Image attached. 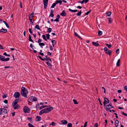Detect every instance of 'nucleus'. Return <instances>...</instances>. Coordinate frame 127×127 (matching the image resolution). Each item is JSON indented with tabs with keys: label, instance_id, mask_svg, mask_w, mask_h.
Returning <instances> with one entry per match:
<instances>
[{
	"label": "nucleus",
	"instance_id": "obj_1",
	"mask_svg": "<svg viewBox=\"0 0 127 127\" xmlns=\"http://www.w3.org/2000/svg\"><path fill=\"white\" fill-rule=\"evenodd\" d=\"M53 109V108L52 107L50 106L49 108H45L41 110L39 112V115H41L44 113H49L50 111H51Z\"/></svg>",
	"mask_w": 127,
	"mask_h": 127
},
{
	"label": "nucleus",
	"instance_id": "obj_2",
	"mask_svg": "<svg viewBox=\"0 0 127 127\" xmlns=\"http://www.w3.org/2000/svg\"><path fill=\"white\" fill-rule=\"evenodd\" d=\"M21 91V95L22 96L26 98L27 97V94L28 93V91L25 88L22 87Z\"/></svg>",
	"mask_w": 127,
	"mask_h": 127
},
{
	"label": "nucleus",
	"instance_id": "obj_3",
	"mask_svg": "<svg viewBox=\"0 0 127 127\" xmlns=\"http://www.w3.org/2000/svg\"><path fill=\"white\" fill-rule=\"evenodd\" d=\"M5 56L0 55V60L2 61H7L10 60L9 58H7L5 59Z\"/></svg>",
	"mask_w": 127,
	"mask_h": 127
},
{
	"label": "nucleus",
	"instance_id": "obj_4",
	"mask_svg": "<svg viewBox=\"0 0 127 127\" xmlns=\"http://www.w3.org/2000/svg\"><path fill=\"white\" fill-rule=\"evenodd\" d=\"M23 111L25 113H29L30 112L29 108L27 106H24L23 109Z\"/></svg>",
	"mask_w": 127,
	"mask_h": 127
},
{
	"label": "nucleus",
	"instance_id": "obj_5",
	"mask_svg": "<svg viewBox=\"0 0 127 127\" xmlns=\"http://www.w3.org/2000/svg\"><path fill=\"white\" fill-rule=\"evenodd\" d=\"M104 50L106 54L109 55L110 56V55L111 53L112 52L111 51L108 50L106 47H105L104 48Z\"/></svg>",
	"mask_w": 127,
	"mask_h": 127
},
{
	"label": "nucleus",
	"instance_id": "obj_6",
	"mask_svg": "<svg viewBox=\"0 0 127 127\" xmlns=\"http://www.w3.org/2000/svg\"><path fill=\"white\" fill-rule=\"evenodd\" d=\"M48 0H43L44 8L45 9L47 8V7L48 4Z\"/></svg>",
	"mask_w": 127,
	"mask_h": 127
},
{
	"label": "nucleus",
	"instance_id": "obj_7",
	"mask_svg": "<svg viewBox=\"0 0 127 127\" xmlns=\"http://www.w3.org/2000/svg\"><path fill=\"white\" fill-rule=\"evenodd\" d=\"M0 111L2 113L4 114H7V112L6 109L4 108L2 109L0 108Z\"/></svg>",
	"mask_w": 127,
	"mask_h": 127
},
{
	"label": "nucleus",
	"instance_id": "obj_8",
	"mask_svg": "<svg viewBox=\"0 0 127 127\" xmlns=\"http://www.w3.org/2000/svg\"><path fill=\"white\" fill-rule=\"evenodd\" d=\"M104 101L103 102V104L104 105H105L106 104H107L109 103V100L107 98L104 97Z\"/></svg>",
	"mask_w": 127,
	"mask_h": 127
},
{
	"label": "nucleus",
	"instance_id": "obj_9",
	"mask_svg": "<svg viewBox=\"0 0 127 127\" xmlns=\"http://www.w3.org/2000/svg\"><path fill=\"white\" fill-rule=\"evenodd\" d=\"M20 95L19 93L18 92H16L14 93L13 96L15 98H18L19 97Z\"/></svg>",
	"mask_w": 127,
	"mask_h": 127
},
{
	"label": "nucleus",
	"instance_id": "obj_10",
	"mask_svg": "<svg viewBox=\"0 0 127 127\" xmlns=\"http://www.w3.org/2000/svg\"><path fill=\"white\" fill-rule=\"evenodd\" d=\"M106 106V110L107 111H109L110 108H113V107L110 104L107 105Z\"/></svg>",
	"mask_w": 127,
	"mask_h": 127
},
{
	"label": "nucleus",
	"instance_id": "obj_11",
	"mask_svg": "<svg viewBox=\"0 0 127 127\" xmlns=\"http://www.w3.org/2000/svg\"><path fill=\"white\" fill-rule=\"evenodd\" d=\"M19 100L18 99H16L14 100L12 103V105L13 106H14L15 105H16L17 103L19 102Z\"/></svg>",
	"mask_w": 127,
	"mask_h": 127
},
{
	"label": "nucleus",
	"instance_id": "obj_12",
	"mask_svg": "<svg viewBox=\"0 0 127 127\" xmlns=\"http://www.w3.org/2000/svg\"><path fill=\"white\" fill-rule=\"evenodd\" d=\"M34 13L33 12H32L29 16V19L30 20V22L32 21V17L33 16Z\"/></svg>",
	"mask_w": 127,
	"mask_h": 127
},
{
	"label": "nucleus",
	"instance_id": "obj_13",
	"mask_svg": "<svg viewBox=\"0 0 127 127\" xmlns=\"http://www.w3.org/2000/svg\"><path fill=\"white\" fill-rule=\"evenodd\" d=\"M61 122L62 123V124L63 125H66L67 123V121L65 120L61 121Z\"/></svg>",
	"mask_w": 127,
	"mask_h": 127
},
{
	"label": "nucleus",
	"instance_id": "obj_14",
	"mask_svg": "<svg viewBox=\"0 0 127 127\" xmlns=\"http://www.w3.org/2000/svg\"><path fill=\"white\" fill-rule=\"evenodd\" d=\"M28 101L29 103H31V102L33 101L32 96H31L29 98Z\"/></svg>",
	"mask_w": 127,
	"mask_h": 127
},
{
	"label": "nucleus",
	"instance_id": "obj_15",
	"mask_svg": "<svg viewBox=\"0 0 127 127\" xmlns=\"http://www.w3.org/2000/svg\"><path fill=\"white\" fill-rule=\"evenodd\" d=\"M60 15L62 16H65L66 15V13L65 12L64 10H63L62 12L60 14Z\"/></svg>",
	"mask_w": 127,
	"mask_h": 127
},
{
	"label": "nucleus",
	"instance_id": "obj_16",
	"mask_svg": "<svg viewBox=\"0 0 127 127\" xmlns=\"http://www.w3.org/2000/svg\"><path fill=\"white\" fill-rule=\"evenodd\" d=\"M36 121L37 122L40 121L41 119V118L39 116H36Z\"/></svg>",
	"mask_w": 127,
	"mask_h": 127
},
{
	"label": "nucleus",
	"instance_id": "obj_17",
	"mask_svg": "<svg viewBox=\"0 0 127 127\" xmlns=\"http://www.w3.org/2000/svg\"><path fill=\"white\" fill-rule=\"evenodd\" d=\"M0 32L3 33H6L7 32V30L6 29H2L0 30Z\"/></svg>",
	"mask_w": 127,
	"mask_h": 127
},
{
	"label": "nucleus",
	"instance_id": "obj_18",
	"mask_svg": "<svg viewBox=\"0 0 127 127\" xmlns=\"http://www.w3.org/2000/svg\"><path fill=\"white\" fill-rule=\"evenodd\" d=\"M92 43L94 46H98L99 45L96 42H93Z\"/></svg>",
	"mask_w": 127,
	"mask_h": 127
},
{
	"label": "nucleus",
	"instance_id": "obj_19",
	"mask_svg": "<svg viewBox=\"0 0 127 127\" xmlns=\"http://www.w3.org/2000/svg\"><path fill=\"white\" fill-rule=\"evenodd\" d=\"M51 42L52 43L53 46L54 47L55 46V45L56 43V41L55 40H52L51 41Z\"/></svg>",
	"mask_w": 127,
	"mask_h": 127
},
{
	"label": "nucleus",
	"instance_id": "obj_20",
	"mask_svg": "<svg viewBox=\"0 0 127 127\" xmlns=\"http://www.w3.org/2000/svg\"><path fill=\"white\" fill-rule=\"evenodd\" d=\"M120 59H118L116 63V65L117 66L119 67L120 66Z\"/></svg>",
	"mask_w": 127,
	"mask_h": 127
},
{
	"label": "nucleus",
	"instance_id": "obj_21",
	"mask_svg": "<svg viewBox=\"0 0 127 127\" xmlns=\"http://www.w3.org/2000/svg\"><path fill=\"white\" fill-rule=\"evenodd\" d=\"M119 123V121L118 120H116L115 122V125L116 127H117L118 126V123Z\"/></svg>",
	"mask_w": 127,
	"mask_h": 127
},
{
	"label": "nucleus",
	"instance_id": "obj_22",
	"mask_svg": "<svg viewBox=\"0 0 127 127\" xmlns=\"http://www.w3.org/2000/svg\"><path fill=\"white\" fill-rule=\"evenodd\" d=\"M27 119L30 121V122L32 123H33V121L32 119V117H28L27 118Z\"/></svg>",
	"mask_w": 127,
	"mask_h": 127
},
{
	"label": "nucleus",
	"instance_id": "obj_23",
	"mask_svg": "<svg viewBox=\"0 0 127 127\" xmlns=\"http://www.w3.org/2000/svg\"><path fill=\"white\" fill-rule=\"evenodd\" d=\"M56 4L58 3H60V5H61L62 3V1L61 0H57L55 2Z\"/></svg>",
	"mask_w": 127,
	"mask_h": 127
},
{
	"label": "nucleus",
	"instance_id": "obj_24",
	"mask_svg": "<svg viewBox=\"0 0 127 127\" xmlns=\"http://www.w3.org/2000/svg\"><path fill=\"white\" fill-rule=\"evenodd\" d=\"M46 64H47L48 66H50L49 67L50 68H52V66L51 64L48 61V62H47L46 63Z\"/></svg>",
	"mask_w": 127,
	"mask_h": 127
},
{
	"label": "nucleus",
	"instance_id": "obj_25",
	"mask_svg": "<svg viewBox=\"0 0 127 127\" xmlns=\"http://www.w3.org/2000/svg\"><path fill=\"white\" fill-rule=\"evenodd\" d=\"M107 19L108 20V23L110 24L112 22V20L111 19V18H108Z\"/></svg>",
	"mask_w": 127,
	"mask_h": 127
},
{
	"label": "nucleus",
	"instance_id": "obj_26",
	"mask_svg": "<svg viewBox=\"0 0 127 127\" xmlns=\"http://www.w3.org/2000/svg\"><path fill=\"white\" fill-rule=\"evenodd\" d=\"M29 41H31L32 42H33V40L31 38V35L30 34L29 35Z\"/></svg>",
	"mask_w": 127,
	"mask_h": 127
},
{
	"label": "nucleus",
	"instance_id": "obj_27",
	"mask_svg": "<svg viewBox=\"0 0 127 127\" xmlns=\"http://www.w3.org/2000/svg\"><path fill=\"white\" fill-rule=\"evenodd\" d=\"M19 107V105L18 104L15 105V106H13L14 109H17L18 107Z\"/></svg>",
	"mask_w": 127,
	"mask_h": 127
},
{
	"label": "nucleus",
	"instance_id": "obj_28",
	"mask_svg": "<svg viewBox=\"0 0 127 127\" xmlns=\"http://www.w3.org/2000/svg\"><path fill=\"white\" fill-rule=\"evenodd\" d=\"M111 14V12H108L107 13H106V15L107 16H109Z\"/></svg>",
	"mask_w": 127,
	"mask_h": 127
},
{
	"label": "nucleus",
	"instance_id": "obj_29",
	"mask_svg": "<svg viewBox=\"0 0 127 127\" xmlns=\"http://www.w3.org/2000/svg\"><path fill=\"white\" fill-rule=\"evenodd\" d=\"M102 32L100 31H99L98 32V35L99 36H100L102 34Z\"/></svg>",
	"mask_w": 127,
	"mask_h": 127
},
{
	"label": "nucleus",
	"instance_id": "obj_30",
	"mask_svg": "<svg viewBox=\"0 0 127 127\" xmlns=\"http://www.w3.org/2000/svg\"><path fill=\"white\" fill-rule=\"evenodd\" d=\"M52 30V29L51 28H49L47 30V32H48L50 33L51 32Z\"/></svg>",
	"mask_w": 127,
	"mask_h": 127
},
{
	"label": "nucleus",
	"instance_id": "obj_31",
	"mask_svg": "<svg viewBox=\"0 0 127 127\" xmlns=\"http://www.w3.org/2000/svg\"><path fill=\"white\" fill-rule=\"evenodd\" d=\"M33 101H35L37 100V98L35 97L32 96Z\"/></svg>",
	"mask_w": 127,
	"mask_h": 127
},
{
	"label": "nucleus",
	"instance_id": "obj_32",
	"mask_svg": "<svg viewBox=\"0 0 127 127\" xmlns=\"http://www.w3.org/2000/svg\"><path fill=\"white\" fill-rule=\"evenodd\" d=\"M39 45L41 46V47H42V46H44L45 45V44L44 43H39Z\"/></svg>",
	"mask_w": 127,
	"mask_h": 127
},
{
	"label": "nucleus",
	"instance_id": "obj_33",
	"mask_svg": "<svg viewBox=\"0 0 127 127\" xmlns=\"http://www.w3.org/2000/svg\"><path fill=\"white\" fill-rule=\"evenodd\" d=\"M82 13V11H80L76 15L77 16H80Z\"/></svg>",
	"mask_w": 127,
	"mask_h": 127
},
{
	"label": "nucleus",
	"instance_id": "obj_34",
	"mask_svg": "<svg viewBox=\"0 0 127 127\" xmlns=\"http://www.w3.org/2000/svg\"><path fill=\"white\" fill-rule=\"evenodd\" d=\"M47 107V105H45V106H41L40 107L39 109L41 110L42 109H43L45 107Z\"/></svg>",
	"mask_w": 127,
	"mask_h": 127
},
{
	"label": "nucleus",
	"instance_id": "obj_35",
	"mask_svg": "<svg viewBox=\"0 0 127 127\" xmlns=\"http://www.w3.org/2000/svg\"><path fill=\"white\" fill-rule=\"evenodd\" d=\"M56 125V123L55 122H52L51 124H49V126H50L51 125H52L53 126H55Z\"/></svg>",
	"mask_w": 127,
	"mask_h": 127
},
{
	"label": "nucleus",
	"instance_id": "obj_36",
	"mask_svg": "<svg viewBox=\"0 0 127 127\" xmlns=\"http://www.w3.org/2000/svg\"><path fill=\"white\" fill-rule=\"evenodd\" d=\"M72 124L71 123H69L67 125V127H72Z\"/></svg>",
	"mask_w": 127,
	"mask_h": 127
},
{
	"label": "nucleus",
	"instance_id": "obj_37",
	"mask_svg": "<svg viewBox=\"0 0 127 127\" xmlns=\"http://www.w3.org/2000/svg\"><path fill=\"white\" fill-rule=\"evenodd\" d=\"M56 2L53 3L52 4V5L51 6V8H54L55 7V6H56Z\"/></svg>",
	"mask_w": 127,
	"mask_h": 127
},
{
	"label": "nucleus",
	"instance_id": "obj_38",
	"mask_svg": "<svg viewBox=\"0 0 127 127\" xmlns=\"http://www.w3.org/2000/svg\"><path fill=\"white\" fill-rule=\"evenodd\" d=\"M73 101L75 104H77L78 103L77 101L76 100L73 99Z\"/></svg>",
	"mask_w": 127,
	"mask_h": 127
},
{
	"label": "nucleus",
	"instance_id": "obj_39",
	"mask_svg": "<svg viewBox=\"0 0 127 127\" xmlns=\"http://www.w3.org/2000/svg\"><path fill=\"white\" fill-rule=\"evenodd\" d=\"M35 28L37 29L38 30H40V29L39 27V25H36L35 27Z\"/></svg>",
	"mask_w": 127,
	"mask_h": 127
},
{
	"label": "nucleus",
	"instance_id": "obj_40",
	"mask_svg": "<svg viewBox=\"0 0 127 127\" xmlns=\"http://www.w3.org/2000/svg\"><path fill=\"white\" fill-rule=\"evenodd\" d=\"M3 55L8 57L10 56V55H9L7 54L6 52L4 53L3 54Z\"/></svg>",
	"mask_w": 127,
	"mask_h": 127
},
{
	"label": "nucleus",
	"instance_id": "obj_41",
	"mask_svg": "<svg viewBox=\"0 0 127 127\" xmlns=\"http://www.w3.org/2000/svg\"><path fill=\"white\" fill-rule=\"evenodd\" d=\"M106 45L109 48H110L111 47V45L110 44H106Z\"/></svg>",
	"mask_w": 127,
	"mask_h": 127
},
{
	"label": "nucleus",
	"instance_id": "obj_42",
	"mask_svg": "<svg viewBox=\"0 0 127 127\" xmlns=\"http://www.w3.org/2000/svg\"><path fill=\"white\" fill-rule=\"evenodd\" d=\"M42 36L43 39H44L46 41L47 40V39L46 38V36L45 35H42Z\"/></svg>",
	"mask_w": 127,
	"mask_h": 127
},
{
	"label": "nucleus",
	"instance_id": "obj_43",
	"mask_svg": "<svg viewBox=\"0 0 127 127\" xmlns=\"http://www.w3.org/2000/svg\"><path fill=\"white\" fill-rule=\"evenodd\" d=\"M46 38L48 39H49L50 35L49 34H46Z\"/></svg>",
	"mask_w": 127,
	"mask_h": 127
},
{
	"label": "nucleus",
	"instance_id": "obj_44",
	"mask_svg": "<svg viewBox=\"0 0 127 127\" xmlns=\"http://www.w3.org/2000/svg\"><path fill=\"white\" fill-rule=\"evenodd\" d=\"M28 125L29 127H34L33 125L30 123L28 124Z\"/></svg>",
	"mask_w": 127,
	"mask_h": 127
},
{
	"label": "nucleus",
	"instance_id": "obj_45",
	"mask_svg": "<svg viewBox=\"0 0 127 127\" xmlns=\"http://www.w3.org/2000/svg\"><path fill=\"white\" fill-rule=\"evenodd\" d=\"M38 58H39L41 60H42V61H45V60L44 59L42 58L40 56H38Z\"/></svg>",
	"mask_w": 127,
	"mask_h": 127
},
{
	"label": "nucleus",
	"instance_id": "obj_46",
	"mask_svg": "<svg viewBox=\"0 0 127 127\" xmlns=\"http://www.w3.org/2000/svg\"><path fill=\"white\" fill-rule=\"evenodd\" d=\"M91 11V10H90L89 11H88L85 14V15H88L89 14L90 12Z\"/></svg>",
	"mask_w": 127,
	"mask_h": 127
},
{
	"label": "nucleus",
	"instance_id": "obj_47",
	"mask_svg": "<svg viewBox=\"0 0 127 127\" xmlns=\"http://www.w3.org/2000/svg\"><path fill=\"white\" fill-rule=\"evenodd\" d=\"M49 47H50V50L51 51L53 50V48L52 46L51 45H50Z\"/></svg>",
	"mask_w": 127,
	"mask_h": 127
},
{
	"label": "nucleus",
	"instance_id": "obj_48",
	"mask_svg": "<svg viewBox=\"0 0 127 127\" xmlns=\"http://www.w3.org/2000/svg\"><path fill=\"white\" fill-rule=\"evenodd\" d=\"M69 10L71 12H75V10H72L70 8H69Z\"/></svg>",
	"mask_w": 127,
	"mask_h": 127
},
{
	"label": "nucleus",
	"instance_id": "obj_49",
	"mask_svg": "<svg viewBox=\"0 0 127 127\" xmlns=\"http://www.w3.org/2000/svg\"><path fill=\"white\" fill-rule=\"evenodd\" d=\"M124 90L126 91V92L127 91V86H125L124 88Z\"/></svg>",
	"mask_w": 127,
	"mask_h": 127
},
{
	"label": "nucleus",
	"instance_id": "obj_50",
	"mask_svg": "<svg viewBox=\"0 0 127 127\" xmlns=\"http://www.w3.org/2000/svg\"><path fill=\"white\" fill-rule=\"evenodd\" d=\"M29 31L32 34V29L31 28H30L29 29Z\"/></svg>",
	"mask_w": 127,
	"mask_h": 127
},
{
	"label": "nucleus",
	"instance_id": "obj_51",
	"mask_svg": "<svg viewBox=\"0 0 127 127\" xmlns=\"http://www.w3.org/2000/svg\"><path fill=\"white\" fill-rule=\"evenodd\" d=\"M54 14L52 13H51L50 14V16L51 17H53L54 16Z\"/></svg>",
	"mask_w": 127,
	"mask_h": 127
},
{
	"label": "nucleus",
	"instance_id": "obj_52",
	"mask_svg": "<svg viewBox=\"0 0 127 127\" xmlns=\"http://www.w3.org/2000/svg\"><path fill=\"white\" fill-rule=\"evenodd\" d=\"M54 21L57 22H58L59 21V19L58 18H56L55 20H54Z\"/></svg>",
	"mask_w": 127,
	"mask_h": 127
},
{
	"label": "nucleus",
	"instance_id": "obj_53",
	"mask_svg": "<svg viewBox=\"0 0 127 127\" xmlns=\"http://www.w3.org/2000/svg\"><path fill=\"white\" fill-rule=\"evenodd\" d=\"M98 100L99 102L100 103V104L101 105H102V103H101V100L100 99V98H98Z\"/></svg>",
	"mask_w": 127,
	"mask_h": 127
},
{
	"label": "nucleus",
	"instance_id": "obj_54",
	"mask_svg": "<svg viewBox=\"0 0 127 127\" xmlns=\"http://www.w3.org/2000/svg\"><path fill=\"white\" fill-rule=\"evenodd\" d=\"M7 96V95H4L3 96V98H6Z\"/></svg>",
	"mask_w": 127,
	"mask_h": 127
},
{
	"label": "nucleus",
	"instance_id": "obj_55",
	"mask_svg": "<svg viewBox=\"0 0 127 127\" xmlns=\"http://www.w3.org/2000/svg\"><path fill=\"white\" fill-rule=\"evenodd\" d=\"M87 125V122H86L85 123L84 127H86Z\"/></svg>",
	"mask_w": 127,
	"mask_h": 127
},
{
	"label": "nucleus",
	"instance_id": "obj_56",
	"mask_svg": "<svg viewBox=\"0 0 127 127\" xmlns=\"http://www.w3.org/2000/svg\"><path fill=\"white\" fill-rule=\"evenodd\" d=\"M114 114L116 115V117L117 119H118V116H117V114L116 113H114Z\"/></svg>",
	"mask_w": 127,
	"mask_h": 127
},
{
	"label": "nucleus",
	"instance_id": "obj_57",
	"mask_svg": "<svg viewBox=\"0 0 127 127\" xmlns=\"http://www.w3.org/2000/svg\"><path fill=\"white\" fill-rule=\"evenodd\" d=\"M47 54L48 55H49L50 56H51V53L49 52H47Z\"/></svg>",
	"mask_w": 127,
	"mask_h": 127
},
{
	"label": "nucleus",
	"instance_id": "obj_58",
	"mask_svg": "<svg viewBox=\"0 0 127 127\" xmlns=\"http://www.w3.org/2000/svg\"><path fill=\"white\" fill-rule=\"evenodd\" d=\"M39 107V105L38 104H36V108H38Z\"/></svg>",
	"mask_w": 127,
	"mask_h": 127
},
{
	"label": "nucleus",
	"instance_id": "obj_59",
	"mask_svg": "<svg viewBox=\"0 0 127 127\" xmlns=\"http://www.w3.org/2000/svg\"><path fill=\"white\" fill-rule=\"evenodd\" d=\"M122 113L124 116H127V114L125 113L124 112H122Z\"/></svg>",
	"mask_w": 127,
	"mask_h": 127
},
{
	"label": "nucleus",
	"instance_id": "obj_60",
	"mask_svg": "<svg viewBox=\"0 0 127 127\" xmlns=\"http://www.w3.org/2000/svg\"><path fill=\"white\" fill-rule=\"evenodd\" d=\"M74 34L75 36H78V34L76 32H74Z\"/></svg>",
	"mask_w": 127,
	"mask_h": 127
},
{
	"label": "nucleus",
	"instance_id": "obj_61",
	"mask_svg": "<svg viewBox=\"0 0 127 127\" xmlns=\"http://www.w3.org/2000/svg\"><path fill=\"white\" fill-rule=\"evenodd\" d=\"M38 43H40L41 42V40L39 38L38 40Z\"/></svg>",
	"mask_w": 127,
	"mask_h": 127
},
{
	"label": "nucleus",
	"instance_id": "obj_62",
	"mask_svg": "<svg viewBox=\"0 0 127 127\" xmlns=\"http://www.w3.org/2000/svg\"><path fill=\"white\" fill-rule=\"evenodd\" d=\"M0 49H3V47L0 44Z\"/></svg>",
	"mask_w": 127,
	"mask_h": 127
},
{
	"label": "nucleus",
	"instance_id": "obj_63",
	"mask_svg": "<svg viewBox=\"0 0 127 127\" xmlns=\"http://www.w3.org/2000/svg\"><path fill=\"white\" fill-rule=\"evenodd\" d=\"M4 102L5 103H6V104L8 102V101L7 100H4Z\"/></svg>",
	"mask_w": 127,
	"mask_h": 127
},
{
	"label": "nucleus",
	"instance_id": "obj_64",
	"mask_svg": "<svg viewBox=\"0 0 127 127\" xmlns=\"http://www.w3.org/2000/svg\"><path fill=\"white\" fill-rule=\"evenodd\" d=\"M95 125L96 127H98V124L97 123H95Z\"/></svg>",
	"mask_w": 127,
	"mask_h": 127
}]
</instances>
